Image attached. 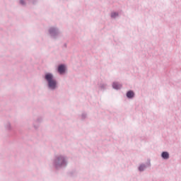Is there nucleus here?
Segmentation results:
<instances>
[{"mask_svg": "<svg viewBox=\"0 0 181 181\" xmlns=\"http://www.w3.org/2000/svg\"><path fill=\"white\" fill-rule=\"evenodd\" d=\"M45 79L48 81V85L50 88H52V90H54L56 88V81L54 79H53V75L51 74H47L45 75Z\"/></svg>", "mask_w": 181, "mask_h": 181, "instance_id": "obj_1", "label": "nucleus"}, {"mask_svg": "<svg viewBox=\"0 0 181 181\" xmlns=\"http://www.w3.org/2000/svg\"><path fill=\"white\" fill-rule=\"evenodd\" d=\"M58 71L60 74H63V73H64V71H66V67L64 66V65H60L58 67Z\"/></svg>", "mask_w": 181, "mask_h": 181, "instance_id": "obj_2", "label": "nucleus"}, {"mask_svg": "<svg viewBox=\"0 0 181 181\" xmlns=\"http://www.w3.org/2000/svg\"><path fill=\"white\" fill-rule=\"evenodd\" d=\"M112 86L113 88H115V90H119V88L122 87V86L121 84H119L118 83H114Z\"/></svg>", "mask_w": 181, "mask_h": 181, "instance_id": "obj_3", "label": "nucleus"}, {"mask_svg": "<svg viewBox=\"0 0 181 181\" xmlns=\"http://www.w3.org/2000/svg\"><path fill=\"white\" fill-rule=\"evenodd\" d=\"M161 156L163 159H169V153L168 152H163Z\"/></svg>", "mask_w": 181, "mask_h": 181, "instance_id": "obj_4", "label": "nucleus"}, {"mask_svg": "<svg viewBox=\"0 0 181 181\" xmlns=\"http://www.w3.org/2000/svg\"><path fill=\"white\" fill-rule=\"evenodd\" d=\"M134 92L132 90L128 91L127 93V97L128 98H132V97H134Z\"/></svg>", "mask_w": 181, "mask_h": 181, "instance_id": "obj_5", "label": "nucleus"}, {"mask_svg": "<svg viewBox=\"0 0 181 181\" xmlns=\"http://www.w3.org/2000/svg\"><path fill=\"white\" fill-rule=\"evenodd\" d=\"M145 169V165H140L139 168V170H140V172H142V170H144Z\"/></svg>", "mask_w": 181, "mask_h": 181, "instance_id": "obj_6", "label": "nucleus"}, {"mask_svg": "<svg viewBox=\"0 0 181 181\" xmlns=\"http://www.w3.org/2000/svg\"><path fill=\"white\" fill-rule=\"evenodd\" d=\"M111 16L112 18H116V16H118V13H112Z\"/></svg>", "mask_w": 181, "mask_h": 181, "instance_id": "obj_7", "label": "nucleus"}, {"mask_svg": "<svg viewBox=\"0 0 181 181\" xmlns=\"http://www.w3.org/2000/svg\"><path fill=\"white\" fill-rule=\"evenodd\" d=\"M20 2L22 5H23V0H21Z\"/></svg>", "mask_w": 181, "mask_h": 181, "instance_id": "obj_8", "label": "nucleus"}]
</instances>
